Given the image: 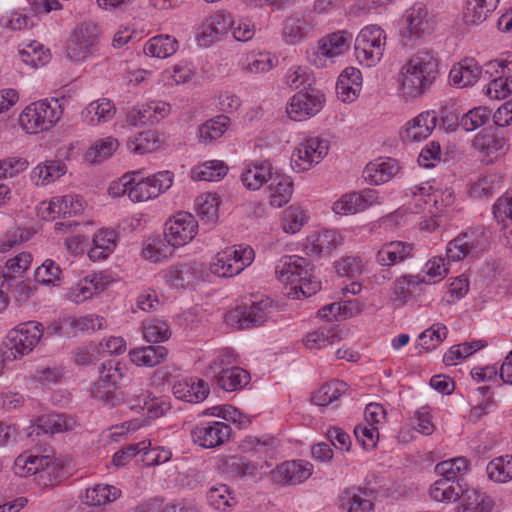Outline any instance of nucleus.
<instances>
[{"label": "nucleus", "mask_w": 512, "mask_h": 512, "mask_svg": "<svg viewBox=\"0 0 512 512\" xmlns=\"http://www.w3.org/2000/svg\"><path fill=\"white\" fill-rule=\"evenodd\" d=\"M207 498L210 505L218 510H225V508L236 503L230 488L225 484L211 487L207 493Z\"/></svg>", "instance_id": "e2e57ef3"}, {"label": "nucleus", "mask_w": 512, "mask_h": 512, "mask_svg": "<svg viewBox=\"0 0 512 512\" xmlns=\"http://www.w3.org/2000/svg\"><path fill=\"white\" fill-rule=\"evenodd\" d=\"M505 72L490 80L486 86V95L491 99H504L512 94V77H505Z\"/></svg>", "instance_id": "0e129e2a"}, {"label": "nucleus", "mask_w": 512, "mask_h": 512, "mask_svg": "<svg viewBox=\"0 0 512 512\" xmlns=\"http://www.w3.org/2000/svg\"><path fill=\"white\" fill-rule=\"evenodd\" d=\"M286 83L292 89H298L299 91L310 90L314 88V78L304 67L290 68L286 73Z\"/></svg>", "instance_id": "69168bd1"}, {"label": "nucleus", "mask_w": 512, "mask_h": 512, "mask_svg": "<svg viewBox=\"0 0 512 512\" xmlns=\"http://www.w3.org/2000/svg\"><path fill=\"white\" fill-rule=\"evenodd\" d=\"M406 196L418 198L416 206L421 208L419 202L423 201L425 205L433 207L435 210H430L431 213H438L444 211L454 203V194L452 190L446 189H435L429 184L421 186H413L407 188Z\"/></svg>", "instance_id": "2eb2a0df"}, {"label": "nucleus", "mask_w": 512, "mask_h": 512, "mask_svg": "<svg viewBox=\"0 0 512 512\" xmlns=\"http://www.w3.org/2000/svg\"><path fill=\"white\" fill-rule=\"evenodd\" d=\"M438 117L435 111H425L406 124L402 139L408 142H418L426 139L436 127Z\"/></svg>", "instance_id": "5701e85b"}, {"label": "nucleus", "mask_w": 512, "mask_h": 512, "mask_svg": "<svg viewBox=\"0 0 512 512\" xmlns=\"http://www.w3.org/2000/svg\"><path fill=\"white\" fill-rule=\"evenodd\" d=\"M66 324L75 332H89L105 329L107 326L106 320L98 315L90 314L79 318H69Z\"/></svg>", "instance_id": "052dcab7"}, {"label": "nucleus", "mask_w": 512, "mask_h": 512, "mask_svg": "<svg viewBox=\"0 0 512 512\" xmlns=\"http://www.w3.org/2000/svg\"><path fill=\"white\" fill-rule=\"evenodd\" d=\"M429 283L426 277L420 275H402L393 283L391 300L397 306H402L422 292V284Z\"/></svg>", "instance_id": "4be33fe9"}, {"label": "nucleus", "mask_w": 512, "mask_h": 512, "mask_svg": "<svg viewBox=\"0 0 512 512\" xmlns=\"http://www.w3.org/2000/svg\"><path fill=\"white\" fill-rule=\"evenodd\" d=\"M173 173L161 171L152 177H142L139 171L130 174L128 197L132 202H144L157 197L173 184Z\"/></svg>", "instance_id": "7ed1b4c3"}, {"label": "nucleus", "mask_w": 512, "mask_h": 512, "mask_svg": "<svg viewBox=\"0 0 512 512\" xmlns=\"http://www.w3.org/2000/svg\"><path fill=\"white\" fill-rule=\"evenodd\" d=\"M177 44L178 42L175 38L169 35H159L146 43L144 52L152 57L167 58L176 52Z\"/></svg>", "instance_id": "79ce46f5"}, {"label": "nucleus", "mask_w": 512, "mask_h": 512, "mask_svg": "<svg viewBox=\"0 0 512 512\" xmlns=\"http://www.w3.org/2000/svg\"><path fill=\"white\" fill-rule=\"evenodd\" d=\"M308 24L302 16H291L286 19L283 34L288 43L299 41L307 33Z\"/></svg>", "instance_id": "338daca9"}, {"label": "nucleus", "mask_w": 512, "mask_h": 512, "mask_svg": "<svg viewBox=\"0 0 512 512\" xmlns=\"http://www.w3.org/2000/svg\"><path fill=\"white\" fill-rule=\"evenodd\" d=\"M115 246V233L109 230H100L93 237V247L89 250L88 256L94 261L106 259Z\"/></svg>", "instance_id": "a19ab883"}, {"label": "nucleus", "mask_w": 512, "mask_h": 512, "mask_svg": "<svg viewBox=\"0 0 512 512\" xmlns=\"http://www.w3.org/2000/svg\"><path fill=\"white\" fill-rule=\"evenodd\" d=\"M428 11L422 4H416L406 11L407 30L410 38L418 39L431 31Z\"/></svg>", "instance_id": "473e14b6"}, {"label": "nucleus", "mask_w": 512, "mask_h": 512, "mask_svg": "<svg viewBox=\"0 0 512 512\" xmlns=\"http://www.w3.org/2000/svg\"><path fill=\"white\" fill-rule=\"evenodd\" d=\"M214 377L218 387L227 392L240 390L250 381V374L239 366L218 371V375Z\"/></svg>", "instance_id": "f704fd0d"}, {"label": "nucleus", "mask_w": 512, "mask_h": 512, "mask_svg": "<svg viewBox=\"0 0 512 512\" xmlns=\"http://www.w3.org/2000/svg\"><path fill=\"white\" fill-rule=\"evenodd\" d=\"M84 210L83 199L78 195H64L53 197L44 211L42 218L46 220H55L56 218L72 217L79 215Z\"/></svg>", "instance_id": "6ab92c4d"}, {"label": "nucleus", "mask_w": 512, "mask_h": 512, "mask_svg": "<svg viewBox=\"0 0 512 512\" xmlns=\"http://www.w3.org/2000/svg\"><path fill=\"white\" fill-rule=\"evenodd\" d=\"M499 0H466L462 18L467 25H479L496 9Z\"/></svg>", "instance_id": "7c9ffc66"}, {"label": "nucleus", "mask_w": 512, "mask_h": 512, "mask_svg": "<svg viewBox=\"0 0 512 512\" xmlns=\"http://www.w3.org/2000/svg\"><path fill=\"white\" fill-rule=\"evenodd\" d=\"M165 282L176 288L194 285L204 278V264L200 262L178 263L163 273Z\"/></svg>", "instance_id": "a211bd4d"}, {"label": "nucleus", "mask_w": 512, "mask_h": 512, "mask_svg": "<svg viewBox=\"0 0 512 512\" xmlns=\"http://www.w3.org/2000/svg\"><path fill=\"white\" fill-rule=\"evenodd\" d=\"M413 245L403 241L384 243L376 253V262L383 267H392L412 255Z\"/></svg>", "instance_id": "393cba45"}, {"label": "nucleus", "mask_w": 512, "mask_h": 512, "mask_svg": "<svg viewBox=\"0 0 512 512\" xmlns=\"http://www.w3.org/2000/svg\"><path fill=\"white\" fill-rule=\"evenodd\" d=\"M74 424L75 421L64 414L42 415L37 419V434L40 432L45 434L61 433L72 429Z\"/></svg>", "instance_id": "ea45409f"}, {"label": "nucleus", "mask_w": 512, "mask_h": 512, "mask_svg": "<svg viewBox=\"0 0 512 512\" xmlns=\"http://www.w3.org/2000/svg\"><path fill=\"white\" fill-rule=\"evenodd\" d=\"M309 262L296 255L283 256L276 264L275 274L283 284H294L301 280L303 275H308Z\"/></svg>", "instance_id": "412c9836"}, {"label": "nucleus", "mask_w": 512, "mask_h": 512, "mask_svg": "<svg viewBox=\"0 0 512 512\" xmlns=\"http://www.w3.org/2000/svg\"><path fill=\"white\" fill-rule=\"evenodd\" d=\"M125 396L126 402L132 410H144L151 399V393L145 390L141 383L130 385L125 392Z\"/></svg>", "instance_id": "774afa93"}, {"label": "nucleus", "mask_w": 512, "mask_h": 512, "mask_svg": "<svg viewBox=\"0 0 512 512\" xmlns=\"http://www.w3.org/2000/svg\"><path fill=\"white\" fill-rule=\"evenodd\" d=\"M13 470L19 477L38 474L45 486H54L59 482L60 471L48 456L21 454L15 459Z\"/></svg>", "instance_id": "0eeeda50"}, {"label": "nucleus", "mask_w": 512, "mask_h": 512, "mask_svg": "<svg viewBox=\"0 0 512 512\" xmlns=\"http://www.w3.org/2000/svg\"><path fill=\"white\" fill-rule=\"evenodd\" d=\"M340 340L338 334L328 328H320L307 335L305 346L309 349H321L333 345Z\"/></svg>", "instance_id": "bf43d9fd"}, {"label": "nucleus", "mask_w": 512, "mask_h": 512, "mask_svg": "<svg viewBox=\"0 0 512 512\" xmlns=\"http://www.w3.org/2000/svg\"><path fill=\"white\" fill-rule=\"evenodd\" d=\"M116 109L113 102L102 98L91 102L82 112L84 121L89 125H98L110 121L115 115Z\"/></svg>", "instance_id": "72a5a7b5"}, {"label": "nucleus", "mask_w": 512, "mask_h": 512, "mask_svg": "<svg viewBox=\"0 0 512 512\" xmlns=\"http://www.w3.org/2000/svg\"><path fill=\"white\" fill-rule=\"evenodd\" d=\"M254 256V250L251 247L226 248L213 258L210 263V271L219 277H233L251 265Z\"/></svg>", "instance_id": "39448f33"}, {"label": "nucleus", "mask_w": 512, "mask_h": 512, "mask_svg": "<svg viewBox=\"0 0 512 512\" xmlns=\"http://www.w3.org/2000/svg\"><path fill=\"white\" fill-rule=\"evenodd\" d=\"M228 167L224 162L211 160L203 163L192 171V178L199 181H219L227 174Z\"/></svg>", "instance_id": "09e8293b"}, {"label": "nucleus", "mask_w": 512, "mask_h": 512, "mask_svg": "<svg viewBox=\"0 0 512 512\" xmlns=\"http://www.w3.org/2000/svg\"><path fill=\"white\" fill-rule=\"evenodd\" d=\"M124 366L119 361L109 360L99 367L98 380L91 387L93 398L108 401L112 397V387L123 377Z\"/></svg>", "instance_id": "f3484780"}, {"label": "nucleus", "mask_w": 512, "mask_h": 512, "mask_svg": "<svg viewBox=\"0 0 512 512\" xmlns=\"http://www.w3.org/2000/svg\"><path fill=\"white\" fill-rule=\"evenodd\" d=\"M306 222L304 210L298 206H289L283 212L281 226L284 232L294 234L298 232Z\"/></svg>", "instance_id": "680f3d73"}, {"label": "nucleus", "mask_w": 512, "mask_h": 512, "mask_svg": "<svg viewBox=\"0 0 512 512\" xmlns=\"http://www.w3.org/2000/svg\"><path fill=\"white\" fill-rule=\"evenodd\" d=\"M219 200L207 194L196 199V211L199 218L206 223H214L218 219Z\"/></svg>", "instance_id": "864d4df0"}, {"label": "nucleus", "mask_w": 512, "mask_h": 512, "mask_svg": "<svg viewBox=\"0 0 512 512\" xmlns=\"http://www.w3.org/2000/svg\"><path fill=\"white\" fill-rule=\"evenodd\" d=\"M173 393L180 400L199 403L207 398L209 387L202 379L190 378L175 383L173 385Z\"/></svg>", "instance_id": "cd10ccee"}, {"label": "nucleus", "mask_w": 512, "mask_h": 512, "mask_svg": "<svg viewBox=\"0 0 512 512\" xmlns=\"http://www.w3.org/2000/svg\"><path fill=\"white\" fill-rule=\"evenodd\" d=\"M438 74V61L430 51H418L402 66L400 89L407 98L423 95L434 83Z\"/></svg>", "instance_id": "f257e3e1"}, {"label": "nucleus", "mask_w": 512, "mask_h": 512, "mask_svg": "<svg viewBox=\"0 0 512 512\" xmlns=\"http://www.w3.org/2000/svg\"><path fill=\"white\" fill-rule=\"evenodd\" d=\"M167 357L164 346H146L130 351V359L138 366L153 367L163 362Z\"/></svg>", "instance_id": "58836bf2"}, {"label": "nucleus", "mask_w": 512, "mask_h": 512, "mask_svg": "<svg viewBox=\"0 0 512 512\" xmlns=\"http://www.w3.org/2000/svg\"><path fill=\"white\" fill-rule=\"evenodd\" d=\"M197 231L198 223L195 217L185 211L176 213L165 224L167 241L177 247L189 243L196 236Z\"/></svg>", "instance_id": "4468645a"}, {"label": "nucleus", "mask_w": 512, "mask_h": 512, "mask_svg": "<svg viewBox=\"0 0 512 512\" xmlns=\"http://www.w3.org/2000/svg\"><path fill=\"white\" fill-rule=\"evenodd\" d=\"M270 307V302L264 300L242 303L226 313L225 321L238 330L257 327L267 321Z\"/></svg>", "instance_id": "6e6552de"}, {"label": "nucleus", "mask_w": 512, "mask_h": 512, "mask_svg": "<svg viewBox=\"0 0 512 512\" xmlns=\"http://www.w3.org/2000/svg\"><path fill=\"white\" fill-rule=\"evenodd\" d=\"M118 145L117 139L113 137L98 139L87 150L85 159L91 164L100 163L109 158L117 149Z\"/></svg>", "instance_id": "de8ad7c7"}, {"label": "nucleus", "mask_w": 512, "mask_h": 512, "mask_svg": "<svg viewBox=\"0 0 512 512\" xmlns=\"http://www.w3.org/2000/svg\"><path fill=\"white\" fill-rule=\"evenodd\" d=\"M269 182L270 204L277 208L287 204L293 193V182L290 177L273 172Z\"/></svg>", "instance_id": "c756f323"}, {"label": "nucleus", "mask_w": 512, "mask_h": 512, "mask_svg": "<svg viewBox=\"0 0 512 512\" xmlns=\"http://www.w3.org/2000/svg\"><path fill=\"white\" fill-rule=\"evenodd\" d=\"M66 170V164L61 160H47L33 169L31 178L36 185H47L64 175Z\"/></svg>", "instance_id": "c9c22d12"}, {"label": "nucleus", "mask_w": 512, "mask_h": 512, "mask_svg": "<svg viewBox=\"0 0 512 512\" xmlns=\"http://www.w3.org/2000/svg\"><path fill=\"white\" fill-rule=\"evenodd\" d=\"M399 171L397 161L393 158L377 159L366 165L363 177L370 184L380 185L391 180Z\"/></svg>", "instance_id": "a878e982"}, {"label": "nucleus", "mask_w": 512, "mask_h": 512, "mask_svg": "<svg viewBox=\"0 0 512 512\" xmlns=\"http://www.w3.org/2000/svg\"><path fill=\"white\" fill-rule=\"evenodd\" d=\"M175 246L164 238L156 237L149 240L142 250V256L153 263L161 262L170 257Z\"/></svg>", "instance_id": "a18cd8bd"}, {"label": "nucleus", "mask_w": 512, "mask_h": 512, "mask_svg": "<svg viewBox=\"0 0 512 512\" xmlns=\"http://www.w3.org/2000/svg\"><path fill=\"white\" fill-rule=\"evenodd\" d=\"M106 283L102 275H88L69 289L68 298L76 303L84 302L103 291Z\"/></svg>", "instance_id": "c85d7f7f"}, {"label": "nucleus", "mask_w": 512, "mask_h": 512, "mask_svg": "<svg viewBox=\"0 0 512 512\" xmlns=\"http://www.w3.org/2000/svg\"><path fill=\"white\" fill-rule=\"evenodd\" d=\"M19 54L25 64L34 68L44 66L51 58L49 51L44 50L43 46L36 41L20 49Z\"/></svg>", "instance_id": "3c124183"}, {"label": "nucleus", "mask_w": 512, "mask_h": 512, "mask_svg": "<svg viewBox=\"0 0 512 512\" xmlns=\"http://www.w3.org/2000/svg\"><path fill=\"white\" fill-rule=\"evenodd\" d=\"M120 490L114 486L97 484L86 489L85 503L90 506L105 505L120 496Z\"/></svg>", "instance_id": "49530a36"}, {"label": "nucleus", "mask_w": 512, "mask_h": 512, "mask_svg": "<svg viewBox=\"0 0 512 512\" xmlns=\"http://www.w3.org/2000/svg\"><path fill=\"white\" fill-rule=\"evenodd\" d=\"M313 466L302 460L285 461L272 471L273 480L282 485H297L312 475Z\"/></svg>", "instance_id": "aec40b11"}, {"label": "nucleus", "mask_w": 512, "mask_h": 512, "mask_svg": "<svg viewBox=\"0 0 512 512\" xmlns=\"http://www.w3.org/2000/svg\"><path fill=\"white\" fill-rule=\"evenodd\" d=\"M386 35L376 26L364 27L355 39V55L360 63L372 66L379 62L385 49Z\"/></svg>", "instance_id": "423d86ee"}, {"label": "nucleus", "mask_w": 512, "mask_h": 512, "mask_svg": "<svg viewBox=\"0 0 512 512\" xmlns=\"http://www.w3.org/2000/svg\"><path fill=\"white\" fill-rule=\"evenodd\" d=\"M490 479L504 483L512 479V456L495 458L487 466Z\"/></svg>", "instance_id": "6e6d98bb"}, {"label": "nucleus", "mask_w": 512, "mask_h": 512, "mask_svg": "<svg viewBox=\"0 0 512 512\" xmlns=\"http://www.w3.org/2000/svg\"><path fill=\"white\" fill-rule=\"evenodd\" d=\"M341 506L347 508V512H372L374 503L366 492L345 491Z\"/></svg>", "instance_id": "8fccbe9b"}, {"label": "nucleus", "mask_w": 512, "mask_h": 512, "mask_svg": "<svg viewBox=\"0 0 512 512\" xmlns=\"http://www.w3.org/2000/svg\"><path fill=\"white\" fill-rule=\"evenodd\" d=\"M143 336L148 342L158 343L169 339V325L162 320L153 319L143 323Z\"/></svg>", "instance_id": "13d9d810"}, {"label": "nucleus", "mask_w": 512, "mask_h": 512, "mask_svg": "<svg viewBox=\"0 0 512 512\" xmlns=\"http://www.w3.org/2000/svg\"><path fill=\"white\" fill-rule=\"evenodd\" d=\"M489 235L484 227L472 228L451 240L446 249L447 258L460 261L467 256H475L486 250Z\"/></svg>", "instance_id": "20e7f679"}, {"label": "nucleus", "mask_w": 512, "mask_h": 512, "mask_svg": "<svg viewBox=\"0 0 512 512\" xmlns=\"http://www.w3.org/2000/svg\"><path fill=\"white\" fill-rule=\"evenodd\" d=\"M460 498L461 505L457 508L458 512H492L493 500L477 490L465 487Z\"/></svg>", "instance_id": "e433bc0d"}, {"label": "nucleus", "mask_w": 512, "mask_h": 512, "mask_svg": "<svg viewBox=\"0 0 512 512\" xmlns=\"http://www.w3.org/2000/svg\"><path fill=\"white\" fill-rule=\"evenodd\" d=\"M272 174L271 163L263 161L249 166L242 174L241 181L246 188L257 190L270 180Z\"/></svg>", "instance_id": "4c0bfd02"}, {"label": "nucleus", "mask_w": 512, "mask_h": 512, "mask_svg": "<svg viewBox=\"0 0 512 512\" xmlns=\"http://www.w3.org/2000/svg\"><path fill=\"white\" fill-rule=\"evenodd\" d=\"M482 76V67L474 58L469 57L455 64L449 73L450 81L460 88L474 85Z\"/></svg>", "instance_id": "b1692460"}, {"label": "nucleus", "mask_w": 512, "mask_h": 512, "mask_svg": "<svg viewBox=\"0 0 512 512\" xmlns=\"http://www.w3.org/2000/svg\"><path fill=\"white\" fill-rule=\"evenodd\" d=\"M328 141L318 137L305 139L292 154V167L297 172L309 170L318 164L328 153Z\"/></svg>", "instance_id": "ddd939ff"}, {"label": "nucleus", "mask_w": 512, "mask_h": 512, "mask_svg": "<svg viewBox=\"0 0 512 512\" xmlns=\"http://www.w3.org/2000/svg\"><path fill=\"white\" fill-rule=\"evenodd\" d=\"M62 116L61 106L57 99H45L28 105L19 115L21 127L30 134L48 130Z\"/></svg>", "instance_id": "f03ea898"}, {"label": "nucleus", "mask_w": 512, "mask_h": 512, "mask_svg": "<svg viewBox=\"0 0 512 512\" xmlns=\"http://www.w3.org/2000/svg\"><path fill=\"white\" fill-rule=\"evenodd\" d=\"M484 346L485 344L481 340L454 345L445 353L443 362L446 365H456L458 361L472 355Z\"/></svg>", "instance_id": "5fc2aeb1"}, {"label": "nucleus", "mask_w": 512, "mask_h": 512, "mask_svg": "<svg viewBox=\"0 0 512 512\" xmlns=\"http://www.w3.org/2000/svg\"><path fill=\"white\" fill-rule=\"evenodd\" d=\"M490 116V109L477 107L463 114L459 124L465 131H474L484 126L489 121Z\"/></svg>", "instance_id": "4d7b16f0"}, {"label": "nucleus", "mask_w": 512, "mask_h": 512, "mask_svg": "<svg viewBox=\"0 0 512 512\" xmlns=\"http://www.w3.org/2000/svg\"><path fill=\"white\" fill-rule=\"evenodd\" d=\"M462 478L451 480L449 478H439L430 488V496L439 502H454L460 499L466 484H461Z\"/></svg>", "instance_id": "2f4dec72"}, {"label": "nucleus", "mask_w": 512, "mask_h": 512, "mask_svg": "<svg viewBox=\"0 0 512 512\" xmlns=\"http://www.w3.org/2000/svg\"><path fill=\"white\" fill-rule=\"evenodd\" d=\"M231 427L221 421L206 422L191 431L194 443L203 448H215L226 443L231 436Z\"/></svg>", "instance_id": "dca6fc26"}, {"label": "nucleus", "mask_w": 512, "mask_h": 512, "mask_svg": "<svg viewBox=\"0 0 512 512\" xmlns=\"http://www.w3.org/2000/svg\"><path fill=\"white\" fill-rule=\"evenodd\" d=\"M229 118L225 115H219L210 119L199 128V139L201 142L208 143L220 138L227 129Z\"/></svg>", "instance_id": "603ef678"}, {"label": "nucleus", "mask_w": 512, "mask_h": 512, "mask_svg": "<svg viewBox=\"0 0 512 512\" xmlns=\"http://www.w3.org/2000/svg\"><path fill=\"white\" fill-rule=\"evenodd\" d=\"M235 21L230 12L218 10L205 19L197 34L199 46L210 47L222 40L233 27Z\"/></svg>", "instance_id": "9b49d317"}, {"label": "nucleus", "mask_w": 512, "mask_h": 512, "mask_svg": "<svg viewBox=\"0 0 512 512\" xmlns=\"http://www.w3.org/2000/svg\"><path fill=\"white\" fill-rule=\"evenodd\" d=\"M325 102L324 95L315 88L298 91L287 107V114L294 121H304L318 114Z\"/></svg>", "instance_id": "f8f14e48"}, {"label": "nucleus", "mask_w": 512, "mask_h": 512, "mask_svg": "<svg viewBox=\"0 0 512 512\" xmlns=\"http://www.w3.org/2000/svg\"><path fill=\"white\" fill-rule=\"evenodd\" d=\"M347 384L345 382L335 380L323 384L317 391L312 394V402L318 406H328L345 393Z\"/></svg>", "instance_id": "37998d69"}, {"label": "nucleus", "mask_w": 512, "mask_h": 512, "mask_svg": "<svg viewBox=\"0 0 512 512\" xmlns=\"http://www.w3.org/2000/svg\"><path fill=\"white\" fill-rule=\"evenodd\" d=\"M352 35L346 31H338L318 41L316 54L326 58H335L344 54L350 47Z\"/></svg>", "instance_id": "bb28decb"}, {"label": "nucleus", "mask_w": 512, "mask_h": 512, "mask_svg": "<svg viewBox=\"0 0 512 512\" xmlns=\"http://www.w3.org/2000/svg\"><path fill=\"white\" fill-rule=\"evenodd\" d=\"M31 261L32 256L27 252H22L16 257L8 260L2 274V280L0 284L1 289L5 286L6 283L8 286H10L11 284L9 282L11 280L16 279L17 277L22 278Z\"/></svg>", "instance_id": "c03bdc74"}, {"label": "nucleus", "mask_w": 512, "mask_h": 512, "mask_svg": "<svg viewBox=\"0 0 512 512\" xmlns=\"http://www.w3.org/2000/svg\"><path fill=\"white\" fill-rule=\"evenodd\" d=\"M99 28L94 23H83L72 33L67 44V57L80 62L93 54L98 43Z\"/></svg>", "instance_id": "1a4fd4ad"}, {"label": "nucleus", "mask_w": 512, "mask_h": 512, "mask_svg": "<svg viewBox=\"0 0 512 512\" xmlns=\"http://www.w3.org/2000/svg\"><path fill=\"white\" fill-rule=\"evenodd\" d=\"M44 329L41 323L29 321L23 323L8 334L6 344L10 354L16 359L30 353L43 336Z\"/></svg>", "instance_id": "9d476101"}]
</instances>
